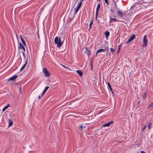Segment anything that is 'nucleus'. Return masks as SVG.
I'll list each match as a JSON object with an SVG mask.
<instances>
[{
  "mask_svg": "<svg viewBox=\"0 0 153 153\" xmlns=\"http://www.w3.org/2000/svg\"><path fill=\"white\" fill-rule=\"evenodd\" d=\"M54 42L56 45V46L58 48H60L62 45L63 41H61L60 38L58 37L55 38L54 40Z\"/></svg>",
  "mask_w": 153,
  "mask_h": 153,
  "instance_id": "1",
  "label": "nucleus"
},
{
  "mask_svg": "<svg viewBox=\"0 0 153 153\" xmlns=\"http://www.w3.org/2000/svg\"><path fill=\"white\" fill-rule=\"evenodd\" d=\"M143 47H146L147 46V44L148 42V40L146 38V36H144L143 37Z\"/></svg>",
  "mask_w": 153,
  "mask_h": 153,
  "instance_id": "2",
  "label": "nucleus"
},
{
  "mask_svg": "<svg viewBox=\"0 0 153 153\" xmlns=\"http://www.w3.org/2000/svg\"><path fill=\"white\" fill-rule=\"evenodd\" d=\"M82 1H81L78 4H77L76 7L77 8L75 9V14L76 13L78 10L81 7V5L82 4Z\"/></svg>",
  "mask_w": 153,
  "mask_h": 153,
  "instance_id": "3",
  "label": "nucleus"
},
{
  "mask_svg": "<svg viewBox=\"0 0 153 153\" xmlns=\"http://www.w3.org/2000/svg\"><path fill=\"white\" fill-rule=\"evenodd\" d=\"M135 37V36L134 34L132 35L128 40L127 42H126V43L127 44L131 42L133 40H134Z\"/></svg>",
  "mask_w": 153,
  "mask_h": 153,
  "instance_id": "4",
  "label": "nucleus"
},
{
  "mask_svg": "<svg viewBox=\"0 0 153 153\" xmlns=\"http://www.w3.org/2000/svg\"><path fill=\"white\" fill-rule=\"evenodd\" d=\"M43 71L44 74L46 76L48 77L50 76V74L46 68L43 69Z\"/></svg>",
  "mask_w": 153,
  "mask_h": 153,
  "instance_id": "5",
  "label": "nucleus"
},
{
  "mask_svg": "<svg viewBox=\"0 0 153 153\" xmlns=\"http://www.w3.org/2000/svg\"><path fill=\"white\" fill-rule=\"evenodd\" d=\"M85 53L88 55H89L90 53V50L89 48H85Z\"/></svg>",
  "mask_w": 153,
  "mask_h": 153,
  "instance_id": "6",
  "label": "nucleus"
},
{
  "mask_svg": "<svg viewBox=\"0 0 153 153\" xmlns=\"http://www.w3.org/2000/svg\"><path fill=\"white\" fill-rule=\"evenodd\" d=\"M113 121H110L106 123L105 124L103 125V127H106V126H110V125L112 123H113Z\"/></svg>",
  "mask_w": 153,
  "mask_h": 153,
  "instance_id": "7",
  "label": "nucleus"
},
{
  "mask_svg": "<svg viewBox=\"0 0 153 153\" xmlns=\"http://www.w3.org/2000/svg\"><path fill=\"white\" fill-rule=\"evenodd\" d=\"M117 16L121 18L123 17V14L122 12L119 11H117Z\"/></svg>",
  "mask_w": 153,
  "mask_h": 153,
  "instance_id": "8",
  "label": "nucleus"
},
{
  "mask_svg": "<svg viewBox=\"0 0 153 153\" xmlns=\"http://www.w3.org/2000/svg\"><path fill=\"white\" fill-rule=\"evenodd\" d=\"M19 48H20V49H22L24 50V51H25V48L23 45L21 43H20L19 44Z\"/></svg>",
  "mask_w": 153,
  "mask_h": 153,
  "instance_id": "9",
  "label": "nucleus"
},
{
  "mask_svg": "<svg viewBox=\"0 0 153 153\" xmlns=\"http://www.w3.org/2000/svg\"><path fill=\"white\" fill-rule=\"evenodd\" d=\"M17 77V75L13 76H12V77H10L9 79L8 80H10V81L13 80H14Z\"/></svg>",
  "mask_w": 153,
  "mask_h": 153,
  "instance_id": "10",
  "label": "nucleus"
},
{
  "mask_svg": "<svg viewBox=\"0 0 153 153\" xmlns=\"http://www.w3.org/2000/svg\"><path fill=\"white\" fill-rule=\"evenodd\" d=\"M105 51V50L103 49H99L97 50L96 53V54L99 53L103 52Z\"/></svg>",
  "mask_w": 153,
  "mask_h": 153,
  "instance_id": "11",
  "label": "nucleus"
},
{
  "mask_svg": "<svg viewBox=\"0 0 153 153\" xmlns=\"http://www.w3.org/2000/svg\"><path fill=\"white\" fill-rule=\"evenodd\" d=\"M10 105L8 104L6 106L4 107L2 109V111L4 112L9 107Z\"/></svg>",
  "mask_w": 153,
  "mask_h": 153,
  "instance_id": "12",
  "label": "nucleus"
},
{
  "mask_svg": "<svg viewBox=\"0 0 153 153\" xmlns=\"http://www.w3.org/2000/svg\"><path fill=\"white\" fill-rule=\"evenodd\" d=\"M148 108L149 109L151 108V110L153 109V102H152L150 103Z\"/></svg>",
  "mask_w": 153,
  "mask_h": 153,
  "instance_id": "13",
  "label": "nucleus"
},
{
  "mask_svg": "<svg viewBox=\"0 0 153 153\" xmlns=\"http://www.w3.org/2000/svg\"><path fill=\"white\" fill-rule=\"evenodd\" d=\"M27 60L26 61V62L24 64V65H23V66H22V67L21 68L20 71H22L24 68H25V67L26 65L27 64Z\"/></svg>",
  "mask_w": 153,
  "mask_h": 153,
  "instance_id": "14",
  "label": "nucleus"
},
{
  "mask_svg": "<svg viewBox=\"0 0 153 153\" xmlns=\"http://www.w3.org/2000/svg\"><path fill=\"white\" fill-rule=\"evenodd\" d=\"M109 32L108 31H106L105 32V35L106 38L109 36Z\"/></svg>",
  "mask_w": 153,
  "mask_h": 153,
  "instance_id": "15",
  "label": "nucleus"
},
{
  "mask_svg": "<svg viewBox=\"0 0 153 153\" xmlns=\"http://www.w3.org/2000/svg\"><path fill=\"white\" fill-rule=\"evenodd\" d=\"M85 127L83 125H81L80 126L78 127V128L80 130H82L83 128H85Z\"/></svg>",
  "mask_w": 153,
  "mask_h": 153,
  "instance_id": "16",
  "label": "nucleus"
},
{
  "mask_svg": "<svg viewBox=\"0 0 153 153\" xmlns=\"http://www.w3.org/2000/svg\"><path fill=\"white\" fill-rule=\"evenodd\" d=\"M77 73L80 76H81L82 74V72L79 70H77L76 71Z\"/></svg>",
  "mask_w": 153,
  "mask_h": 153,
  "instance_id": "17",
  "label": "nucleus"
},
{
  "mask_svg": "<svg viewBox=\"0 0 153 153\" xmlns=\"http://www.w3.org/2000/svg\"><path fill=\"white\" fill-rule=\"evenodd\" d=\"M100 3L97 5V7L96 9V12H98L99 10L100 7Z\"/></svg>",
  "mask_w": 153,
  "mask_h": 153,
  "instance_id": "18",
  "label": "nucleus"
},
{
  "mask_svg": "<svg viewBox=\"0 0 153 153\" xmlns=\"http://www.w3.org/2000/svg\"><path fill=\"white\" fill-rule=\"evenodd\" d=\"M152 123H150L148 124V127L149 129H150L152 128Z\"/></svg>",
  "mask_w": 153,
  "mask_h": 153,
  "instance_id": "19",
  "label": "nucleus"
},
{
  "mask_svg": "<svg viewBox=\"0 0 153 153\" xmlns=\"http://www.w3.org/2000/svg\"><path fill=\"white\" fill-rule=\"evenodd\" d=\"M111 21H113L114 22H117L118 21V20H117V19H116L115 18H112V19H110V22Z\"/></svg>",
  "mask_w": 153,
  "mask_h": 153,
  "instance_id": "20",
  "label": "nucleus"
},
{
  "mask_svg": "<svg viewBox=\"0 0 153 153\" xmlns=\"http://www.w3.org/2000/svg\"><path fill=\"white\" fill-rule=\"evenodd\" d=\"M9 126H11L13 125L12 121L11 120H9Z\"/></svg>",
  "mask_w": 153,
  "mask_h": 153,
  "instance_id": "21",
  "label": "nucleus"
},
{
  "mask_svg": "<svg viewBox=\"0 0 153 153\" xmlns=\"http://www.w3.org/2000/svg\"><path fill=\"white\" fill-rule=\"evenodd\" d=\"M49 88V87L48 86H46L45 88V89L44 90V91H43V92H44V93H45L46 91L48 90V89Z\"/></svg>",
  "mask_w": 153,
  "mask_h": 153,
  "instance_id": "22",
  "label": "nucleus"
},
{
  "mask_svg": "<svg viewBox=\"0 0 153 153\" xmlns=\"http://www.w3.org/2000/svg\"><path fill=\"white\" fill-rule=\"evenodd\" d=\"M108 86L110 90L111 91L112 90V89L111 88V85H110V83H109V82H108Z\"/></svg>",
  "mask_w": 153,
  "mask_h": 153,
  "instance_id": "23",
  "label": "nucleus"
},
{
  "mask_svg": "<svg viewBox=\"0 0 153 153\" xmlns=\"http://www.w3.org/2000/svg\"><path fill=\"white\" fill-rule=\"evenodd\" d=\"M151 0H144L143 1L144 3H149L151 2Z\"/></svg>",
  "mask_w": 153,
  "mask_h": 153,
  "instance_id": "24",
  "label": "nucleus"
},
{
  "mask_svg": "<svg viewBox=\"0 0 153 153\" xmlns=\"http://www.w3.org/2000/svg\"><path fill=\"white\" fill-rule=\"evenodd\" d=\"M21 41H22V43L24 45H25V41L22 38H21Z\"/></svg>",
  "mask_w": 153,
  "mask_h": 153,
  "instance_id": "25",
  "label": "nucleus"
},
{
  "mask_svg": "<svg viewBox=\"0 0 153 153\" xmlns=\"http://www.w3.org/2000/svg\"><path fill=\"white\" fill-rule=\"evenodd\" d=\"M146 93H144L143 94V98L145 99H146Z\"/></svg>",
  "mask_w": 153,
  "mask_h": 153,
  "instance_id": "26",
  "label": "nucleus"
},
{
  "mask_svg": "<svg viewBox=\"0 0 153 153\" xmlns=\"http://www.w3.org/2000/svg\"><path fill=\"white\" fill-rule=\"evenodd\" d=\"M98 13V12H96V15H95V17H96V19H97V16Z\"/></svg>",
  "mask_w": 153,
  "mask_h": 153,
  "instance_id": "27",
  "label": "nucleus"
},
{
  "mask_svg": "<svg viewBox=\"0 0 153 153\" xmlns=\"http://www.w3.org/2000/svg\"><path fill=\"white\" fill-rule=\"evenodd\" d=\"M110 49L111 51L112 52H114L115 51V50L112 48H111Z\"/></svg>",
  "mask_w": 153,
  "mask_h": 153,
  "instance_id": "28",
  "label": "nucleus"
},
{
  "mask_svg": "<svg viewBox=\"0 0 153 153\" xmlns=\"http://www.w3.org/2000/svg\"><path fill=\"white\" fill-rule=\"evenodd\" d=\"M92 24H93V21H92V20L91 21V22H90V24H89L90 28H91V26L92 25Z\"/></svg>",
  "mask_w": 153,
  "mask_h": 153,
  "instance_id": "29",
  "label": "nucleus"
},
{
  "mask_svg": "<svg viewBox=\"0 0 153 153\" xmlns=\"http://www.w3.org/2000/svg\"><path fill=\"white\" fill-rule=\"evenodd\" d=\"M146 125L145 126H144L142 128V131H144V130H145V129L146 127Z\"/></svg>",
  "mask_w": 153,
  "mask_h": 153,
  "instance_id": "30",
  "label": "nucleus"
},
{
  "mask_svg": "<svg viewBox=\"0 0 153 153\" xmlns=\"http://www.w3.org/2000/svg\"><path fill=\"white\" fill-rule=\"evenodd\" d=\"M104 1L108 5V0H104Z\"/></svg>",
  "mask_w": 153,
  "mask_h": 153,
  "instance_id": "31",
  "label": "nucleus"
},
{
  "mask_svg": "<svg viewBox=\"0 0 153 153\" xmlns=\"http://www.w3.org/2000/svg\"><path fill=\"white\" fill-rule=\"evenodd\" d=\"M110 11L112 13L114 14V11L112 9H110Z\"/></svg>",
  "mask_w": 153,
  "mask_h": 153,
  "instance_id": "32",
  "label": "nucleus"
},
{
  "mask_svg": "<svg viewBox=\"0 0 153 153\" xmlns=\"http://www.w3.org/2000/svg\"><path fill=\"white\" fill-rule=\"evenodd\" d=\"M45 94V93H44V92H43V93H42V94L41 96L42 97L44 96V95Z\"/></svg>",
  "mask_w": 153,
  "mask_h": 153,
  "instance_id": "33",
  "label": "nucleus"
},
{
  "mask_svg": "<svg viewBox=\"0 0 153 153\" xmlns=\"http://www.w3.org/2000/svg\"><path fill=\"white\" fill-rule=\"evenodd\" d=\"M140 153H146L145 152H144L143 151H141L140 152Z\"/></svg>",
  "mask_w": 153,
  "mask_h": 153,
  "instance_id": "34",
  "label": "nucleus"
},
{
  "mask_svg": "<svg viewBox=\"0 0 153 153\" xmlns=\"http://www.w3.org/2000/svg\"><path fill=\"white\" fill-rule=\"evenodd\" d=\"M42 97L40 96V95H39L38 97V98L39 99H40L41 97Z\"/></svg>",
  "mask_w": 153,
  "mask_h": 153,
  "instance_id": "35",
  "label": "nucleus"
},
{
  "mask_svg": "<svg viewBox=\"0 0 153 153\" xmlns=\"http://www.w3.org/2000/svg\"><path fill=\"white\" fill-rule=\"evenodd\" d=\"M121 46V45H119V50H120V47Z\"/></svg>",
  "mask_w": 153,
  "mask_h": 153,
  "instance_id": "36",
  "label": "nucleus"
},
{
  "mask_svg": "<svg viewBox=\"0 0 153 153\" xmlns=\"http://www.w3.org/2000/svg\"><path fill=\"white\" fill-rule=\"evenodd\" d=\"M115 8H116L117 7V4H116V3H115Z\"/></svg>",
  "mask_w": 153,
  "mask_h": 153,
  "instance_id": "37",
  "label": "nucleus"
},
{
  "mask_svg": "<svg viewBox=\"0 0 153 153\" xmlns=\"http://www.w3.org/2000/svg\"><path fill=\"white\" fill-rule=\"evenodd\" d=\"M140 101H139V102H138L137 103V104H138V105H139V104H140Z\"/></svg>",
  "mask_w": 153,
  "mask_h": 153,
  "instance_id": "38",
  "label": "nucleus"
},
{
  "mask_svg": "<svg viewBox=\"0 0 153 153\" xmlns=\"http://www.w3.org/2000/svg\"><path fill=\"white\" fill-rule=\"evenodd\" d=\"M91 69H92V65H91Z\"/></svg>",
  "mask_w": 153,
  "mask_h": 153,
  "instance_id": "39",
  "label": "nucleus"
},
{
  "mask_svg": "<svg viewBox=\"0 0 153 153\" xmlns=\"http://www.w3.org/2000/svg\"><path fill=\"white\" fill-rule=\"evenodd\" d=\"M62 66H63L64 67L67 68H66V67H65V66H64L62 65Z\"/></svg>",
  "mask_w": 153,
  "mask_h": 153,
  "instance_id": "40",
  "label": "nucleus"
},
{
  "mask_svg": "<svg viewBox=\"0 0 153 153\" xmlns=\"http://www.w3.org/2000/svg\"><path fill=\"white\" fill-rule=\"evenodd\" d=\"M120 50H119V49H118V53L119 52V51H120Z\"/></svg>",
  "mask_w": 153,
  "mask_h": 153,
  "instance_id": "41",
  "label": "nucleus"
},
{
  "mask_svg": "<svg viewBox=\"0 0 153 153\" xmlns=\"http://www.w3.org/2000/svg\"><path fill=\"white\" fill-rule=\"evenodd\" d=\"M135 6H133V7H134Z\"/></svg>",
  "mask_w": 153,
  "mask_h": 153,
  "instance_id": "42",
  "label": "nucleus"
},
{
  "mask_svg": "<svg viewBox=\"0 0 153 153\" xmlns=\"http://www.w3.org/2000/svg\"><path fill=\"white\" fill-rule=\"evenodd\" d=\"M84 0H82V1H84Z\"/></svg>",
  "mask_w": 153,
  "mask_h": 153,
  "instance_id": "43",
  "label": "nucleus"
},
{
  "mask_svg": "<svg viewBox=\"0 0 153 153\" xmlns=\"http://www.w3.org/2000/svg\"><path fill=\"white\" fill-rule=\"evenodd\" d=\"M99 1H100L101 0H99Z\"/></svg>",
  "mask_w": 153,
  "mask_h": 153,
  "instance_id": "44",
  "label": "nucleus"
}]
</instances>
